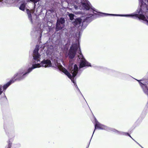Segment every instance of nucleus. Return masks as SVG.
Returning a JSON list of instances; mask_svg holds the SVG:
<instances>
[{
  "mask_svg": "<svg viewBox=\"0 0 148 148\" xmlns=\"http://www.w3.org/2000/svg\"><path fill=\"white\" fill-rule=\"evenodd\" d=\"M38 47L36 46L34 51L33 54V64L32 67L29 68L27 72L24 73L23 70H21L15 74L14 76V79H11L10 81L5 84L2 87L1 85L0 86V99L3 98L4 100L6 99V96L4 93H2L4 90H5L12 83L14 82L16 80H20L23 79L26 75L28 74L32 70L35 68H39L41 66L45 67H48L52 66V64L50 60H44L40 62V55L38 52Z\"/></svg>",
  "mask_w": 148,
  "mask_h": 148,
  "instance_id": "obj_1",
  "label": "nucleus"
},
{
  "mask_svg": "<svg viewBox=\"0 0 148 148\" xmlns=\"http://www.w3.org/2000/svg\"><path fill=\"white\" fill-rule=\"evenodd\" d=\"M77 51L78 53V58L80 61V68L86 66H91L90 63L86 61L84 58L80 49L79 43L77 40L73 44L70 48L68 54L69 58L71 59L73 58Z\"/></svg>",
  "mask_w": 148,
  "mask_h": 148,
  "instance_id": "obj_2",
  "label": "nucleus"
},
{
  "mask_svg": "<svg viewBox=\"0 0 148 148\" xmlns=\"http://www.w3.org/2000/svg\"><path fill=\"white\" fill-rule=\"evenodd\" d=\"M53 66L55 67L58 68L60 71H62L66 75L71 79V81L74 84L75 86L77 87V85L73 79L74 78L76 75L78 71V68L76 65L75 64L74 66L71 65L69 67L70 72L72 75V76L66 69L63 68L60 63H58V61H57L56 63L54 64H53Z\"/></svg>",
  "mask_w": 148,
  "mask_h": 148,
  "instance_id": "obj_3",
  "label": "nucleus"
},
{
  "mask_svg": "<svg viewBox=\"0 0 148 148\" xmlns=\"http://www.w3.org/2000/svg\"><path fill=\"white\" fill-rule=\"evenodd\" d=\"M79 2V1L77 3H81V5H82V7L80 6L79 7L81 10L85 9L87 10H89V13L87 14L88 16L86 17V19L88 17V16L91 17L93 15L94 13V11L97 12V10L92 6L90 3L87 0H80L79 2Z\"/></svg>",
  "mask_w": 148,
  "mask_h": 148,
  "instance_id": "obj_4",
  "label": "nucleus"
},
{
  "mask_svg": "<svg viewBox=\"0 0 148 148\" xmlns=\"http://www.w3.org/2000/svg\"><path fill=\"white\" fill-rule=\"evenodd\" d=\"M136 14H131L127 15H117V14H110L106 13H103L105 16L107 15H110L112 16H136L138 17L139 19H141L143 21V22L147 24L148 25V16L147 15H145L144 14V13L141 10L138 11V10H137Z\"/></svg>",
  "mask_w": 148,
  "mask_h": 148,
  "instance_id": "obj_5",
  "label": "nucleus"
},
{
  "mask_svg": "<svg viewBox=\"0 0 148 148\" xmlns=\"http://www.w3.org/2000/svg\"><path fill=\"white\" fill-rule=\"evenodd\" d=\"M64 22L65 20L63 18H61L57 19L56 24V29L58 30L62 29L64 27Z\"/></svg>",
  "mask_w": 148,
  "mask_h": 148,
  "instance_id": "obj_6",
  "label": "nucleus"
},
{
  "mask_svg": "<svg viewBox=\"0 0 148 148\" xmlns=\"http://www.w3.org/2000/svg\"><path fill=\"white\" fill-rule=\"evenodd\" d=\"M139 82L140 86L142 87L144 92L147 95H148V88L146 84L142 80H138L136 79Z\"/></svg>",
  "mask_w": 148,
  "mask_h": 148,
  "instance_id": "obj_7",
  "label": "nucleus"
},
{
  "mask_svg": "<svg viewBox=\"0 0 148 148\" xmlns=\"http://www.w3.org/2000/svg\"><path fill=\"white\" fill-rule=\"evenodd\" d=\"M84 17H82L81 18H77L75 19V21L73 22V24L75 27H78L82 25V21L83 20V21L84 22V19H83Z\"/></svg>",
  "mask_w": 148,
  "mask_h": 148,
  "instance_id": "obj_8",
  "label": "nucleus"
},
{
  "mask_svg": "<svg viewBox=\"0 0 148 148\" xmlns=\"http://www.w3.org/2000/svg\"><path fill=\"white\" fill-rule=\"evenodd\" d=\"M94 119L95 121V129L93 132V134L95 130L97 128L101 130L106 129V127L105 126L100 123L97 121L96 119L95 118H94Z\"/></svg>",
  "mask_w": 148,
  "mask_h": 148,
  "instance_id": "obj_9",
  "label": "nucleus"
},
{
  "mask_svg": "<svg viewBox=\"0 0 148 148\" xmlns=\"http://www.w3.org/2000/svg\"><path fill=\"white\" fill-rule=\"evenodd\" d=\"M19 0H0V3H3V2L9 5H12L15 3L18 2Z\"/></svg>",
  "mask_w": 148,
  "mask_h": 148,
  "instance_id": "obj_10",
  "label": "nucleus"
},
{
  "mask_svg": "<svg viewBox=\"0 0 148 148\" xmlns=\"http://www.w3.org/2000/svg\"><path fill=\"white\" fill-rule=\"evenodd\" d=\"M34 12V10H29L28 9L27 10V12L28 15V18L32 23V21L31 14H33Z\"/></svg>",
  "mask_w": 148,
  "mask_h": 148,
  "instance_id": "obj_11",
  "label": "nucleus"
},
{
  "mask_svg": "<svg viewBox=\"0 0 148 148\" xmlns=\"http://www.w3.org/2000/svg\"><path fill=\"white\" fill-rule=\"evenodd\" d=\"M114 131L116 133H117L118 134H122V135H128L134 140L133 139V138L131 137V136H130V135L128 133L123 132H118V131H117V130H114Z\"/></svg>",
  "mask_w": 148,
  "mask_h": 148,
  "instance_id": "obj_12",
  "label": "nucleus"
},
{
  "mask_svg": "<svg viewBox=\"0 0 148 148\" xmlns=\"http://www.w3.org/2000/svg\"><path fill=\"white\" fill-rule=\"evenodd\" d=\"M114 131L116 133H117L118 134H122V135H128L134 140L133 139V138L131 137V136H130V135L128 133L123 132H118V131H117V130H114Z\"/></svg>",
  "mask_w": 148,
  "mask_h": 148,
  "instance_id": "obj_13",
  "label": "nucleus"
},
{
  "mask_svg": "<svg viewBox=\"0 0 148 148\" xmlns=\"http://www.w3.org/2000/svg\"><path fill=\"white\" fill-rule=\"evenodd\" d=\"M25 4L23 3L19 7V9L20 10L22 11H24L25 10Z\"/></svg>",
  "mask_w": 148,
  "mask_h": 148,
  "instance_id": "obj_14",
  "label": "nucleus"
},
{
  "mask_svg": "<svg viewBox=\"0 0 148 148\" xmlns=\"http://www.w3.org/2000/svg\"><path fill=\"white\" fill-rule=\"evenodd\" d=\"M69 16L70 17V19L71 20H72L73 18L74 15L73 14H70L69 15Z\"/></svg>",
  "mask_w": 148,
  "mask_h": 148,
  "instance_id": "obj_15",
  "label": "nucleus"
},
{
  "mask_svg": "<svg viewBox=\"0 0 148 148\" xmlns=\"http://www.w3.org/2000/svg\"><path fill=\"white\" fill-rule=\"evenodd\" d=\"M32 2H33L34 3H36L38 1L40 0H30ZM34 5H35V3H34Z\"/></svg>",
  "mask_w": 148,
  "mask_h": 148,
  "instance_id": "obj_16",
  "label": "nucleus"
},
{
  "mask_svg": "<svg viewBox=\"0 0 148 148\" xmlns=\"http://www.w3.org/2000/svg\"><path fill=\"white\" fill-rule=\"evenodd\" d=\"M74 7H75V9H76L77 8V7L76 6H74Z\"/></svg>",
  "mask_w": 148,
  "mask_h": 148,
  "instance_id": "obj_17",
  "label": "nucleus"
},
{
  "mask_svg": "<svg viewBox=\"0 0 148 148\" xmlns=\"http://www.w3.org/2000/svg\"><path fill=\"white\" fill-rule=\"evenodd\" d=\"M141 147H142L141 146V145H140V144H139V143H137V142H136Z\"/></svg>",
  "mask_w": 148,
  "mask_h": 148,
  "instance_id": "obj_18",
  "label": "nucleus"
},
{
  "mask_svg": "<svg viewBox=\"0 0 148 148\" xmlns=\"http://www.w3.org/2000/svg\"><path fill=\"white\" fill-rule=\"evenodd\" d=\"M80 34L79 33V37H80Z\"/></svg>",
  "mask_w": 148,
  "mask_h": 148,
  "instance_id": "obj_19",
  "label": "nucleus"
},
{
  "mask_svg": "<svg viewBox=\"0 0 148 148\" xmlns=\"http://www.w3.org/2000/svg\"><path fill=\"white\" fill-rule=\"evenodd\" d=\"M9 148H10V147H9Z\"/></svg>",
  "mask_w": 148,
  "mask_h": 148,
  "instance_id": "obj_20",
  "label": "nucleus"
}]
</instances>
